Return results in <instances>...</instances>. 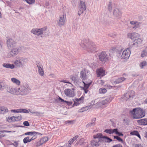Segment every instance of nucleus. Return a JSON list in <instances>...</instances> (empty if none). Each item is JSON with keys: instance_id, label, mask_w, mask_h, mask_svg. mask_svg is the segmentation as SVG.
<instances>
[{"instance_id": "1", "label": "nucleus", "mask_w": 147, "mask_h": 147, "mask_svg": "<svg viewBox=\"0 0 147 147\" xmlns=\"http://www.w3.org/2000/svg\"><path fill=\"white\" fill-rule=\"evenodd\" d=\"M89 71L84 69L80 72V77L82 80V82L84 84V87L83 88L84 92H87L88 89L91 84L92 81L91 80L88 79L86 77V73H88Z\"/></svg>"}, {"instance_id": "2", "label": "nucleus", "mask_w": 147, "mask_h": 147, "mask_svg": "<svg viewBox=\"0 0 147 147\" xmlns=\"http://www.w3.org/2000/svg\"><path fill=\"white\" fill-rule=\"evenodd\" d=\"M129 114L132 115L134 119H137L144 117L145 112V111L141 108H136L130 110Z\"/></svg>"}, {"instance_id": "3", "label": "nucleus", "mask_w": 147, "mask_h": 147, "mask_svg": "<svg viewBox=\"0 0 147 147\" xmlns=\"http://www.w3.org/2000/svg\"><path fill=\"white\" fill-rule=\"evenodd\" d=\"M78 7L79 10L78 12V14L80 15L86 9V5L84 2L82 1H80Z\"/></svg>"}, {"instance_id": "4", "label": "nucleus", "mask_w": 147, "mask_h": 147, "mask_svg": "<svg viewBox=\"0 0 147 147\" xmlns=\"http://www.w3.org/2000/svg\"><path fill=\"white\" fill-rule=\"evenodd\" d=\"M47 28V27H45L43 28L38 29H33L32 30L31 32L34 34L39 35L42 34L43 31L46 30Z\"/></svg>"}, {"instance_id": "5", "label": "nucleus", "mask_w": 147, "mask_h": 147, "mask_svg": "<svg viewBox=\"0 0 147 147\" xmlns=\"http://www.w3.org/2000/svg\"><path fill=\"white\" fill-rule=\"evenodd\" d=\"M127 36L128 38L134 40L140 37V35L138 33L132 32L128 33Z\"/></svg>"}, {"instance_id": "6", "label": "nucleus", "mask_w": 147, "mask_h": 147, "mask_svg": "<svg viewBox=\"0 0 147 147\" xmlns=\"http://www.w3.org/2000/svg\"><path fill=\"white\" fill-rule=\"evenodd\" d=\"M130 54V51L127 49L123 51L121 57L122 59H128Z\"/></svg>"}, {"instance_id": "7", "label": "nucleus", "mask_w": 147, "mask_h": 147, "mask_svg": "<svg viewBox=\"0 0 147 147\" xmlns=\"http://www.w3.org/2000/svg\"><path fill=\"white\" fill-rule=\"evenodd\" d=\"M97 140L94 139L90 141V144L92 147H97L100 145L101 142L100 141V140L97 139Z\"/></svg>"}, {"instance_id": "8", "label": "nucleus", "mask_w": 147, "mask_h": 147, "mask_svg": "<svg viewBox=\"0 0 147 147\" xmlns=\"http://www.w3.org/2000/svg\"><path fill=\"white\" fill-rule=\"evenodd\" d=\"M99 59L102 62L106 61L108 59L106 53L105 52H101L99 56Z\"/></svg>"}, {"instance_id": "9", "label": "nucleus", "mask_w": 147, "mask_h": 147, "mask_svg": "<svg viewBox=\"0 0 147 147\" xmlns=\"http://www.w3.org/2000/svg\"><path fill=\"white\" fill-rule=\"evenodd\" d=\"M96 74L98 77H102L105 75V70L102 68H100L96 70Z\"/></svg>"}, {"instance_id": "10", "label": "nucleus", "mask_w": 147, "mask_h": 147, "mask_svg": "<svg viewBox=\"0 0 147 147\" xmlns=\"http://www.w3.org/2000/svg\"><path fill=\"white\" fill-rule=\"evenodd\" d=\"M93 138L94 139L97 140V139L100 140V142H102L103 141L104 136H103L100 133L97 134L96 135H94L93 136Z\"/></svg>"}, {"instance_id": "11", "label": "nucleus", "mask_w": 147, "mask_h": 147, "mask_svg": "<svg viewBox=\"0 0 147 147\" xmlns=\"http://www.w3.org/2000/svg\"><path fill=\"white\" fill-rule=\"evenodd\" d=\"M18 51L17 49H14L12 50L10 54H8L7 57H10L11 56H14L18 53Z\"/></svg>"}, {"instance_id": "12", "label": "nucleus", "mask_w": 147, "mask_h": 147, "mask_svg": "<svg viewBox=\"0 0 147 147\" xmlns=\"http://www.w3.org/2000/svg\"><path fill=\"white\" fill-rule=\"evenodd\" d=\"M137 122L139 125H147V118L143 119L138 120Z\"/></svg>"}, {"instance_id": "13", "label": "nucleus", "mask_w": 147, "mask_h": 147, "mask_svg": "<svg viewBox=\"0 0 147 147\" xmlns=\"http://www.w3.org/2000/svg\"><path fill=\"white\" fill-rule=\"evenodd\" d=\"M16 42L11 38L9 39L7 42V45L8 47L12 46Z\"/></svg>"}, {"instance_id": "14", "label": "nucleus", "mask_w": 147, "mask_h": 147, "mask_svg": "<svg viewBox=\"0 0 147 147\" xmlns=\"http://www.w3.org/2000/svg\"><path fill=\"white\" fill-rule=\"evenodd\" d=\"M96 118H93L92 119L90 123H89L87 124L86 126L87 128H89L92 126L94 125L95 124Z\"/></svg>"}, {"instance_id": "15", "label": "nucleus", "mask_w": 147, "mask_h": 147, "mask_svg": "<svg viewBox=\"0 0 147 147\" xmlns=\"http://www.w3.org/2000/svg\"><path fill=\"white\" fill-rule=\"evenodd\" d=\"M130 23L131 25L134 26H133V28L134 29H136L137 28L139 27L140 24V22L133 21L130 22Z\"/></svg>"}, {"instance_id": "16", "label": "nucleus", "mask_w": 147, "mask_h": 147, "mask_svg": "<svg viewBox=\"0 0 147 147\" xmlns=\"http://www.w3.org/2000/svg\"><path fill=\"white\" fill-rule=\"evenodd\" d=\"M110 101L109 98H107L105 100L98 102V104L100 105H104L109 102Z\"/></svg>"}, {"instance_id": "17", "label": "nucleus", "mask_w": 147, "mask_h": 147, "mask_svg": "<svg viewBox=\"0 0 147 147\" xmlns=\"http://www.w3.org/2000/svg\"><path fill=\"white\" fill-rule=\"evenodd\" d=\"M38 72L40 76H43L44 74V73L42 66L41 65H39V66L38 65Z\"/></svg>"}, {"instance_id": "18", "label": "nucleus", "mask_w": 147, "mask_h": 147, "mask_svg": "<svg viewBox=\"0 0 147 147\" xmlns=\"http://www.w3.org/2000/svg\"><path fill=\"white\" fill-rule=\"evenodd\" d=\"M3 66L6 68H10L11 69L15 67L14 65L11 64L9 63H3Z\"/></svg>"}, {"instance_id": "19", "label": "nucleus", "mask_w": 147, "mask_h": 147, "mask_svg": "<svg viewBox=\"0 0 147 147\" xmlns=\"http://www.w3.org/2000/svg\"><path fill=\"white\" fill-rule=\"evenodd\" d=\"M11 80L12 82L17 85L19 86L21 82L20 81L15 78H11Z\"/></svg>"}, {"instance_id": "20", "label": "nucleus", "mask_w": 147, "mask_h": 147, "mask_svg": "<svg viewBox=\"0 0 147 147\" xmlns=\"http://www.w3.org/2000/svg\"><path fill=\"white\" fill-rule=\"evenodd\" d=\"M65 19V16L64 15H63L62 17H60L59 22V24L61 25L64 24Z\"/></svg>"}, {"instance_id": "21", "label": "nucleus", "mask_w": 147, "mask_h": 147, "mask_svg": "<svg viewBox=\"0 0 147 147\" xmlns=\"http://www.w3.org/2000/svg\"><path fill=\"white\" fill-rule=\"evenodd\" d=\"M8 111V109L5 107H0V114H4L5 113L7 112Z\"/></svg>"}, {"instance_id": "22", "label": "nucleus", "mask_w": 147, "mask_h": 147, "mask_svg": "<svg viewBox=\"0 0 147 147\" xmlns=\"http://www.w3.org/2000/svg\"><path fill=\"white\" fill-rule=\"evenodd\" d=\"M114 14L116 16H118L121 15V13L118 9H116L114 10Z\"/></svg>"}, {"instance_id": "23", "label": "nucleus", "mask_w": 147, "mask_h": 147, "mask_svg": "<svg viewBox=\"0 0 147 147\" xmlns=\"http://www.w3.org/2000/svg\"><path fill=\"white\" fill-rule=\"evenodd\" d=\"M34 134H38L40 135H42V134L36 131H30L28 132L25 133V135H33Z\"/></svg>"}, {"instance_id": "24", "label": "nucleus", "mask_w": 147, "mask_h": 147, "mask_svg": "<svg viewBox=\"0 0 147 147\" xmlns=\"http://www.w3.org/2000/svg\"><path fill=\"white\" fill-rule=\"evenodd\" d=\"M58 99L61 101V102H65L67 103V105L68 106L71 105L72 103L71 102H69L67 101L64 100L63 99H62L59 96Z\"/></svg>"}, {"instance_id": "25", "label": "nucleus", "mask_w": 147, "mask_h": 147, "mask_svg": "<svg viewBox=\"0 0 147 147\" xmlns=\"http://www.w3.org/2000/svg\"><path fill=\"white\" fill-rule=\"evenodd\" d=\"M125 80V78L123 77L120 78L116 80L115 83L116 84H118L122 82Z\"/></svg>"}, {"instance_id": "26", "label": "nucleus", "mask_w": 147, "mask_h": 147, "mask_svg": "<svg viewBox=\"0 0 147 147\" xmlns=\"http://www.w3.org/2000/svg\"><path fill=\"white\" fill-rule=\"evenodd\" d=\"M85 46H87L88 45H89L88 47V49L89 51H91L92 52H93V51L94 50V47H93L92 45H89V43H87L86 45H85Z\"/></svg>"}, {"instance_id": "27", "label": "nucleus", "mask_w": 147, "mask_h": 147, "mask_svg": "<svg viewBox=\"0 0 147 147\" xmlns=\"http://www.w3.org/2000/svg\"><path fill=\"white\" fill-rule=\"evenodd\" d=\"M114 138L115 139L118 140L119 141H121L122 143L123 144L125 143V142H124L123 140L121 139L120 137H119L117 136H114Z\"/></svg>"}, {"instance_id": "28", "label": "nucleus", "mask_w": 147, "mask_h": 147, "mask_svg": "<svg viewBox=\"0 0 147 147\" xmlns=\"http://www.w3.org/2000/svg\"><path fill=\"white\" fill-rule=\"evenodd\" d=\"M14 64L17 66H21L22 65V63L20 60H17L14 63Z\"/></svg>"}, {"instance_id": "29", "label": "nucleus", "mask_w": 147, "mask_h": 147, "mask_svg": "<svg viewBox=\"0 0 147 147\" xmlns=\"http://www.w3.org/2000/svg\"><path fill=\"white\" fill-rule=\"evenodd\" d=\"M7 121L9 122H12L15 121V116H12L11 117H8L7 119Z\"/></svg>"}, {"instance_id": "30", "label": "nucleus", "mask_w": 147, "mask_h": 147, "mask_svg": "<svg viewBox=\"0 0 147 147\" xmlns=\"http://www.w3.org/2000/svg\"><path fill=\"white\" fill-rule=\"evenodd\" d=\"M135 42L138 45L141 44L142 42V40L139 38H137L135 40H134Z\"/></svg>"}, {"instance_id": "31", "label": "nucleus", "mask_w": 147, "mask_h": 147, "mask_svg": "<svg viewBox=\"0 0 147 147\" xmlns=\"http://www.w3.org/2000/svg\"><path fill=\"white\" fill-rule=\"evenodd\" d=\"M124 96L128 99L133 97V96L131 95V92H126L124 94Z\"/></svg>"}, {"instance_id": "32", "label": "nucleus", "mask_w": 147, "mask_h": 147, "mask_svg": "<svg viewBox=\"0 0 147 147\" xmlns=\"http://www.w3.org/2000/svg\"><path fill=\"white\" fill-rule=\"evenodd\" d=\"M103 141H105L108 142H110L112 141V140L110 138L107 137V136H104Z\"/></svg>"}, {"instance_id": "33", "label": "nucleus", "mask_w": 147, "mask_h": 147, "mask_svg": "<svg viewBox=\"0 0 147 147\" xmlns=\"http://www.w3.org/2000/svg\"><path fill=\"white\" fill-rule=\"evenodd\" d=\"M48 140V138L47 137H44L42 139H41L40 141V143L42 144L44 143H45Z\"/></svg>"}, {"instance_id": "34", "label": "nucleus", "mask_w": 147, "mask_h": 147, "mask_svg": "<svg viewBox=\"0 0 147 147\" xmlns=\"http://www.w3.org/2000/svg\"><path fill=\"white\" fill-rule=\"evenodd\" d=\"M65 95L69 97H73L75 96L74 92H65Z\"/></svg>"}, {"instance_id": "35", "label": "nucleus", "mask_w": 147, "mask_h": 147, "mask_svg": "<svg viewBox=\"0 0 147 147\" xmlns=\"http://www.w3.org/2000/svg\"><path fill=\"white\" fill-rule=\"evenodd\" d=\"M141 56L142 57L147 56V52L146 51V50H144L142 51L141 54Z\"/></svg>"}, {"instance_id": "36", "label": "nucleus", "mask_w": 147, "mask_h": 147, "mask_svg": "<svg viewBox=\"0 0 147 147\" xmlns=\"http://www.w3.org/2000/svg\"><path fill=\"white\" fill-rule=\"evenodd\" d=\"M84 143V138L80 139L78 141L76 144H79L80 145L83 144Z\"/></svg>"}, {"instance_id": "37", "label": "nucleus", "mask_w": 147, "mask_h": 147, "mask_svg": "<svg viewBox=\"0 0 147 147\" xmlns=\"http://www.w3.org/2000/svg\"><path fill=\"white\" fill-rule=\"evenodd\" d=\"M12 94L16 95H24L26 94V92H12Z\"/></svg>"}, {"instance_id": "38", "label": "nucleus", "mask_w": 147, "mask_h": 147, "mask_svg": "<svg viewBox=\"0 0 147 147\" xmlns=\"http://www.w3.org/2000/svg\"><path fill=\"white\" fill-rule=\"evenodd\" d=\"M23 142L24 144H26L28 142H30L29 137L28 136L24 138L23 139Z\"/></svg>"}, {"instance_id": "39", "label": "nucleus", "mask_w": 147, "mask_h": 147, "mask_svg": "<svg viewBox=\"0 0 147 147\" xmlns=\"http://www.w3.org/2000/svg\"><path fill=\"white\" fill-rule=\"evenodd\" d=\"M25 1L29 4H33L35 2V0H25Z\"/></svg>"}, {"instance_id": "40", "label": "nucleus", "mask_w": 147, "mask_h": 147, "mask_svg": "<svg viewBox=\"0 0 147 147\" xmlns=\"http://www.w3.org/2000/svg\"><path fill=\"white\" fill-rule=\"evenodd\" d=\"M104 132L107 133H108L109 134H112V129H106L105 130Z\"/></svg>"}, {"instance_id": "41", "label": "nucleus", "mask_w": 147, "mask_h": 147, "mask_svg": "<svg viewBox=\"0 0 147 147\" xmlns=\"http://www.w3.org/2000/svg\"><path fill=\"white\" fill-rule=\"evenodd\" d=\"M147 63L146 61H143L140 64V66L142 68H143V67L146 65Z\"/></svg>"}, {"instance_id": "42", "label": "nucleus", "mask_w": 147, "mask_h": 147, "mask_svg": "<svg viewBox=\"0 0 147 147\" xmlns=\"http://www.w3.org/2000/svg\"><path fill=\"white\" fill-rule=\"evenodd\" d=\"M139 133L137 131H134L130 132V134L132 135L136 136Z\"/></svg>"}, {"instance_id": "43", "label": "nucleus", "mask_w": 147, "mask_h": 147, "mask_svg": "<svg viewBox=\"0 0 147 147\" xmlns=\"http://www.w3.org/2000/svg\"><path fill=\"white\" fill-rule=\"evenodd\" d=\"M16 121H18L21 120L22 119V117L21 115H20L17 117L15 116Z\"/></svg>"}, {"instance_id": "44", "label": "nucleus", "mask_w": 147, "mask_h": 147, "mask_svg": "<svg viewBox=\"0 0 147 147\" xmlns=\"http://www.w3.org/2000/svg\"><path fill=\"white\" fill-rule=\"evenodd\" d=\"M11 112L14 113H21V111H20V109H18L16 110H11Z\"/></svg>"}, {"instance_id": "45", "label": "nucleus", "mask_w": 147, "mask_h": 147, "mask_svg": "<svg viewBox=\"0 0 147 147\" xmlns=\"http://www.w3.org/2000/svg\"><path fill=\"white\" fill-rule=\"evenodd\" d=\"M20 111H21V113H29L28 111L26 109H20Z\"/></svg>"}, {"instance_id": "46", "label": "nucleus", "mask_w": 147, "mask_h": 147, "mask_svg": "<svg viewBox=\"0 0 147 147\" xmlns=\"http://www.w3.org/2000/svg\"><path fill=\"white\" fill-rule=\"evenodd\" d=\"M23 124L24 125L26 126H30L29 123L27 121H24L23 122Z\"/></svg>"}, {"instance_id": "47", "label": "nucleus", "mask_w": 147, "mask_h": 147, "mask_svg": "<svg viewBox=\"0 0 147 147\" xmlns=\"http://www.w3.org/2000/svg\"><path fill=\"white\" fill-rule=\"evenodd\" d=\"M74 121H65V123L66 124H71L74 123L73 122Z\"/></svg>"}, {"instance_id": "48", "label": "nucleus", "mask_w": 147, "mask_h": 147, "mask_svg": "<svg viewBox=\"0 0 147 147\" xmlns=\"http://www.w3.org/2000/svg\"><path fill=\"white\" fill-rule=\"evenodd\" d=\"M118 131L117 128L114 129H112V134L115 133L116 134Z\"/></svg>"}, {"instance_id": "49", "label": "nucleus", "mask_w": 147, "mask_h": 147, "mask_svg": "<svg viewBox=\"0 0 147 147\" xmlns=\"http://www.w3.org/2000/svg\"><path fill=\"white\" fill-rule=\"evenodd\" d=\"M74 142L73 140H69L68 142V144L67 145L68 147H70L71 144Z\"/></svg>"}, {"instance_id": "50", "label": "nucleus", "mask_w": 147, "mask_h": 147, "mask_svg": "<svg viewBox=\"0 0 147 147\" xmlns=\"http://www.w3.org/2000/svg\"><path fill=\"white\" fill-rule=\"evenodd\" d=\"M85 108H84V107L80 109L79 110H78V112H82L84 111H85Z\"/></svg>"}, {"instance_id": "51", "label": "nucleus", "mask_w": 147, "mask_h": 147, "mask_svg": "<svg viewBox=\"0 0 147 147\" xmlns=\"http://www.w3.org/2000/svg\"><path fill=\"white\" fill-rule=\"evenodd\" d=\"M135 147H144L141 144H136L134 145Z\"/></svg>"}, {"instance_id": "52", "label": "nucleus", "mask_w": 147, "mask_h": 147, "mask_svg": "<svg viewBox=\"0 0 147 147\" xmlns=\"http://www.w3.org/2000/svg\"><path fill=\"white\" fill-rule=\"evenodd\" d=\"M74 103L72 105V107L78 106L80 104V103L78 102H75V101H74Z\"/></svg>"}, {"instance_id": "53", "label": "nucleus", "mask_w": 147, "mask_h": 147, "mask_svg": "<svg viewBox=\"0 0 147 147\" xmlns=\"http://www.w3.org/2000/svg\"><path fill=\"white\" fill-rule=\"evenodd\" d=\"M112 147H123L120 144H117L115 145Z\"/></svg>"}, {"instance_id": "54", "label": "nucleus", "mask_w": 147, "mask_h": 147, "mask_svg": "<svg viewBox=\"0 0 147 147\" xmlns=\"http://www.w3.org/2000/svg\"><path fill=\"white\" fill-rule=\"evenodd\" d=\"M36 138V136L35 135H34L31 139H29L30 142L32 140H34Z\"/></svg>"}, {"instance_id": "55", "label": "nucleus", "mask_w": 147, "mask_h": 147, "mask_svg": "<svg viewBox=\"0 0 147 147\" xmlns=\"http://www.w3.org/2000/svg\"><path fill=\"white\" fill-rule=\"evenodd\" d=\"M99 91L100 92H106L107 90L105 88L100 89L99 90Z\"/></svg>"}, {"instance_id": "56", "label": "nucleus", "mask_w": 147, "mask_h": 147, "mask_svg": "<svg viewBox=\"0 0 147 147\" xmlns=\"http://www.w3.org/2000/svg\"><path fill=\"white\" fill-rule=\"evenodd\" d=\"M78 136L77 135L75 136L72 139V140H73V141H74L76 140L78 138Z\"/></svg>"}, {"instance_id": "57", "label": "nucleus", "mask_w": 147, "mask_h": 147, "mask_svg": "<svg viewBox=\"0 0 147 147\" xmlns=\"http://www.w3.org/2000/svg\"><path fill=\"white\" fill-rule=\"evenodd\" d=\"M116 134L118 135L119 136H123V134L122 133L119 132L118 131Z\"/></svg>"}, {"instance_id": "58", "label": "nucleus", "mask_w": 147, "mask_h": 147, "mask_svg": "<svg viewBox=\"0 0 147 147\" xmlns=\"http://www.w3.org/2000/svg\"><path fill=\"white\" fill-rule=\"evenodd\" d=\"M60 82H63L64 83H68V84H70V83L68 81H67L66 80H62V81H60Z\"/></svg>"}, {"instance_id": "59", "label": "nucleus", "mask_w": 147, "mask_h": 147, "mask_svg": "<svg viewBox=\"0 0 147 147\" xmlns=\"http://www.w3.org/2000/svg\"><path fill=\"white\" fill-rule=\"evenodd\" d=\"M108 8L109 9V10H111V9L112 7H111V3H110L109 4V5L108 7Z\"/></svg>"}, {"instance_id": "60", "label": "nucleus", "mask_w": 147, "mask_h": 147, "mask_svg": "<svg viewBox=\"0 0 147 147\" xmlns=\"http://www.w3.org/2000/svg\"><path fill=\"white\" fill-rule=\"evenodd\" d=\"M90 106H86L85 107H84V108H85V110L86 111L88 110L89 109H90Z\"/></svg>"}, {"instance_id": "61", "label": "nucleus", "mask_w": 147, "mask_h": 147, "mask_svg": "<svg viewBox=\"0 0 147 147\" xmlns=\"http://www.w3.org/2000/svg\"><path fill=\"white\" fill-rule=\"evenodd\" d=\"M95 100H93L91 102V105H95Z\"/></svg>"}, {"instance_id": "62", "label": "nucleus", "mask_w": 147, "mask_h": 147, "mask_svg": "<svg viewBox=\"0 0 147 147\" xmlns=\"http://www.w3.org/2000/svg\"><path fill=\"white\" fill-rule=\"evenodd\" d=\"M75 100H76V101L77 102H79V101H80V100H81V98H76L75 99Z\"/></svg>"}, {"instance_id": "63", "label": "nucleus", "mask_w": 147, "mask_h": 147, "mask_svg": "<svg viewBox=\"0 0 147 147\" xmlns=\"http://www.w3.org/2000/svg\"><path fill=\"white\" fill-rule=\"evenodd\" d=\"M34 114H36L37 115H38L40 114V113L38 112H35Z\"/></svg>"}, {"instance_id": "64", "label": "nucleus", "mask_w": 147, "mask_h": 147, "mask_svg": "<svg viewBox=\"0 0 147 147\" xmlns=\"http://www.w3.org/2000/svg\"><path fill=\"white\" fill-rule=\"evenodd\" d=\"M144 136L147 138V132H145Z\"/></svg>"}]
</instances>
